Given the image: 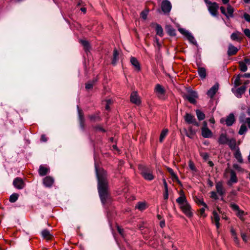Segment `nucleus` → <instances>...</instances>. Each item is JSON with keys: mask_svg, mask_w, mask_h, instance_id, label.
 Here are the masks:
<instances>
[{"mask_svg": "<svg viewBox=\"0 0 250 250\" xmlns=\"http://www.w3.org/2000/svg\"><path fill=\"white\" fill-rule=\"evenodd\" d=\"M95 167L98 181V191L102 203L104 204L108 198L107 183L106 179V172L102 170L101 172H99L96 164Z\"/></svg>", "mask_w": 250, "mask_h": 250, "instance_id": "nucleus-1", "label": "nucleus"}, {"mask_svg": "<svg viewBox=\"0 0 250 250\" xmlns=\"http://www.w3.org/2000/svg\"><path fill=\"white\" fill-rule=\"evenodd\" d=\"M180 196L176 199V202L180 206L182 212L188 218L193 216L191 211V207L188 203L183 190H181L179 192Z\"/></svg>", "mask_w": 250, "mask_h": 250, "instance_id": "nucleus-2", "label": "nucleus"}, {"mask_svg": "<svg viewBox=\"0 0 250 250\" xmlns=\"http://www.w3.org/2000/svg\"><path fill=\"white\" fill-rule=\"evenodd\" d=\"M139 168L142 175L146 180L151 181L154 178V176L152 174V170L150 168L146 167H140Z\"/></svg>", "mask_w": 250, "mask_h": 250, "instance_id": "nucleus-3", "label": "nucleus"}, {"mask_svg": "<svg viewBox=\"0 0 250 250\" xmlns=\"http://www.w3.org/2000/svg\"><path fill=\"white\" fill-rule=\"evenodd\" d=\"M178 30L180 32V33L184 35L187 38V39L190 42L194 45L197 44V42L196 40H195L193 35L190 32H189L186 29L182 28H179L178 29Z\"/></svg>", "mask_w": 250, "mask_h": 250, "instance_id": "nucleus-4", "label": "nucleus"}, {"mask_svg": "<svg viewBox=\"0 0 250 250\" xmlns=\"http://www.w3.org/2000/svg\"><path fill=\"white\" fill-rule=\"evenodd\" d=\"M183 97L188 100L190 103L194 104L196 102V99L198 97V95L196 92L189 90L187 94L183 95Z\"/></svg>", "mask_w": 250, "mask_h": 250, "instance_id": "nucleus-5", "label": "nucleus"}, {"mask_svg": "<svg viewBox=\"0 0 250 250\" xmlns=\"http://www.w3.org/2000/svg\"><path fill=\"white\" fill-rule=\"evenodd\" d=\"M154 91L156 93L157 96L161 99L165 98L164 96L165 95L166 91L164 88L160 84H157L154 89Z\"/></svg>", "mask_w": 250, "mask_h": 250, "instance_id": "nucleus-6", "label": "nucleus"}, {"mask_svg": "<svg viewBox=\"0 0 250 250\" xmlns=\"http://www.w3.org/2000/svg\"><path fill=\"white\" fill-rule=\"evenodd\" d=\"M171 4L168 0H164L161 3V8L163 12L166 14L168 13L171 9Z\"/></svg>", "mask_w": 250, "mask_h": 250, "instance_id": "nucleus-7", "label": "nucleus"}, {"mask_svg": "<svg viewBox=\"0 0 250 250\" xmlns=\"http://www.w3.org/2000/svg\"><path fill=\"white\" fill-rule=\"evenodd\" d=\"M246 89V86H242L237 89L232 88L231 91L235 96L237 98L241 97L242 95L245 93Z\"/></svg>", "mask_w": 250, "mask_h": 250, "instance_id": "nucleus-8", "label": "nucleus"}, {"mask_svg": "<svg viewBox=\"0 0 250 250\" xmlns=\"http://www.w3.org/2000/svg\"><path fill=\"white\" fill-rule=\"evenodd\" d=\"M224 121L226 122V124L228 126L232 125L235 121V118H234V116L233 114H232V113L230 114L227 117L226 120H225L223 118H222L220 120V122L221 123H223Z\"/></svg>", "mask_w": 250, "mask_h": 250, "instance_id": "nucleus-9", "label": "nucleus"}, {"mask_svg": "<svg viewBox=\"0 0 250 250\" xmlns=\"http://www.w3.org/2000/svg\"><path fill=\"white\" fill-rule=\"evenodd\" d=\"M230 177L229 180L228 181L227 184L229 186H231L233 184L236 183L238 182V179L236 174L233 170H230Z\"/></svg>", "mask_w": 250, "mask_h": 250, "instance_id": "nucleus-10", "label": "nucleus"}, {"mask_svg": "<svg viewBox=\"0 0 250 250\" xmlns=\"http://www.w3.org/2000/svg\"><path fill=\"white\" fill-rule=\"evenodd\" d=\"M215 188L216 192L220 196H223L226 192V190L223 187V184L221 182H218L216 183Z\"/></svg>", "mask_w": 250, "mask_h": 250, "instance_id": "nucleus-11", "label": "nucleus"}, {"mask_svg": "<svg viewBox=\"0 0 250 250\" xmlns=\"http://www.w3.org/2000/svg\"><path fill=\"white\" fill-rule=\"evenodd\" d=\"M210 14L213 16H217V11L218 9V5L216 2H213L212 4L208 7Z\"/></svg>", "mask_w": 250, "mask_h": 250, "instance_id": "nucleus-12", "label": "nucleus"}, {"mask_svg": "<svg viewBox=\"0 0 250 250\" xmlns=\"http://www.w3.org/2000/svg\"><path fill=\"white\" fill-rule=\"evenodd\" d=\"M130 101L136 104L139 105L141 104V100L136 92H133L130 95Z\"/></svg>", "mask_w": 250, "mask_h": 250, "instance_id": "nucleus-13", "label": "nucleus"}, {"mask_svg": "<svg viewBox=\"0 0 250 250\" xmlns=\"http://www.w3.org/2000/svg\"><path fill=\"white\" fill-rule=\"evenodd\" d=\"M13 185L16 188L19 189L23 188L24 187L22 180L20 178H17L14 180Z\"/></svg>", "mask_w": 250, "mask_h": 250, "instance_id": "nucleus-14", "label": "nucleus"}, {"mask_svg": "<svg viewBox=\"0 0 250 250\" xmlns=\"http://www.w3.org/2000/svg\"><path fill=\"white\" fill-rule=\"evenodd\" d=\"M219 85L218 83H215L212 86L207 92V95L210 98H212L216 94L218 90Z\"/></svg>", "mask_w": 250, "mask_h": 250, "instance_id": "nucleus-15", "label": "nucleus"}, {"mask_svg": "<svg viewBox=\"0 0 250 250\" xmlns=\"http://www.w3.org/2000/svg\"><path fill=\"white\" fill-rule=\"evenodd\" d=\"M202 135L204 138H211L212 136V133L208 128L202 127Z\"/></svg>", "mask_w": 250, "mask_h": 250, "instance_id": "nucleus-16", "label": "nucleus"}, {"mask_svg": "<svg viewBox=\"0 0 250 250\" xmlns=\"http://www.w3.org/2000/svg\"><path fill=\"white\" fill-rule=\"evenodd\" d=\"M212 214H213V216L211 217L212 220L213 222H214L216 227L217 229H218L220 227L219 216L218 215L217 212L215 210H214L213 211Z\"/></svg>", "mask_w": 250, "mask_h": 250, "instance_id": "nucleus-17", "label": "nucleus"}, {"mask_svg": "<svg viewBox=\"0 0 250 250\" xmlns=\"http://www.w3.org/2000/svg\"><path fill=\"white\" fill-rule=\"evenodd\" d=\"M229 140V139L227 137V136L226 134L222 133L219 136L218 142L219 144L225 145L227 144Z\"/></svg>", "mask_w": 250, "mask_h": 250, "instance_id": "nucleus-18", "label": "nucleus"}, {"mask_svg": "<svg viewBox=\"0 0 250 250\" xmlns=\"http://www.w3.org/2000/svg\"><path fill=\"white\" fill-rule=\"evenodd\" d=\"M234 156L238 162L240 163H242L243 162V159L239 147H237L235 150V151L234 153Z\"/></svg>", "mask_w": 250, "mask_h": 250, "instance_id": "nucleus-19", "label": "nucleus"}, {"mask_svg": "<svg viewBox=\"0 0 250 250\" xmlns=\"http://www.w3.org/2000/svg\"><path fill=\"white\" fill-rule=\"evenodd\" d=\"M231 150H236L238 146H236V141L234 138L229 139L227 144Z\"/></svg>", "mask_w": 250, "mask_h": 250, "instance_id": "nucleus-20", "label": "nucleus"}, {"mask_svg": "<svg viewBox=\"0 0 250 250\" xmlns=\"http://www.w3.org/2000/svg\"><path fill=\"white\" fill-rule=\"evenodd\" d=\"M53 183L54 179L50 176H47L43 179V184L45 187H50Z\"/></svg>", "mask_w": 250, "mask_h": 250, "instance_id": "nucleus-21", "label": "nucleus"}, {"mask_svg": "<svg viewBox=\"0 0 250 250\" xmlns=\"http://www.w3.org/2000/svg\"><path fill=\"white\" fill-rule=\"evenodd\" d=\"M242 35L241 33L239 31H236L231 34L230 38L233 41H240L242 39L240 36Z\"/></svg>", "mask_w": 250, "mask_h": 250, "instance_id": "nucleus-22", "label": "nucleus"}, {"mask_svg": "<svg viewBox=\"0 0 250 250\" xmlns=\"http://www.w3.org/2000/svg\"><path fill=\"white\" fill-rule=\"evenodd\" d=\"M238 51V49L236 47L230 44L229 46L228 54L229 56L233 55L235 54Z\"/></svg>", "mask_w": 250, "mask_h": 250, "instance_id": "nucleus-23", "label": "nucleus"}, {"mask_svg": "<svg viewBox=\"0 0 250 250\" xmlns=\"http://www.w3.org/2000/svg\"><path fill=\"white\" fill-rule=\"evenodd\" d=\"M230 233H231V235L235 243L237 245H239V240L237 236V233H236L235 230L233 228H231L230 229Z\"/></svg>", "mask_w": 250, "mask_h": 250, "instance_id": "nucleus-24", "label": "nucleus"}, {"mask_svg": "<svg viewBox=\"0 0 250 250\" xmlns=\"http://www.w3.org/2000/svg\"><path fill=\"white\" fill-rule=\"evenodd\" d=\"M130 62L137 70L139 71L140 70V64L135 58L131 57L130 58Z\"/></svg>", "mask_w": 250, "mask_h": 250, "instance_id": "nucleus-25", "label": "nucleus"}, {"mask_svg": "<svg viewBox=\"0 0 250 250\" xmlns=\"http://www.w3.org/2000/svg\"><path fill=\"white\" fill-rule=\"evenodd\" d=\"M167 169L168 171L169 172V173H170V174L171 175L172 180L173 181H176L178 184H181V182L179 180L177 176L175 174L173 170L171 168H169V167H168L167 168Z\"/></svg>", "mask_w": 250, "mask_h": 250, "instance_id": "nucleus-26", "label": "nucleus"}, {"mask_svg": "<svg viewBox=\"0 0 250 250\" xmlns=\"http://www.w3.org/2000/svg\"><path fill=\"white\" fill-rule=\"evenodd\" d=\"M184 119L187 123L191 124L193 123V121H194L195 118L192 115L188 113H186L184 117Z\"/></svg>", "mask_w": 250, "mask_h": 250, "instance_id": "nucleus-27", "label": "nucleus"}, {"mask_svg": "<svg viewBox=\"0 0 250 250\" xmlns=\"http://www.w3.org/2000/svg\"><path fill=\"white\" fill-rule=\"evenodd\" d=\"M147 207L146 204V202H138L135 208L141 211L145 210Z\"/></svg>", "mask_w": 250, "mask_h": 250, "instance_id": "nucleus-28", "label": "nucleus"}, {"mask_svg": "<svg viewBox=\"0 0 250 250\" xmlns=\"http://www.w3.org/2000/svg\"><path fill=\"white\" fill-rule=\"evenodd\" d=\"M227 14L229 17H233V12H234V8L231 6L230 4H228L227 5Z\"/></svg>", "mask_w": 250, "mask_h": 250, "instance_id": "nucleus-29", "label": "nucleus"}, {"mask_svg": "<svg viewBox=\"0 0 250 250\" xmlns=\"http://www.w3.org/2000/svg\"><path fill=\"white\" fill-rule=\"evenodd\" d=\"M48 170H48V169L47 167H43V166H41L40 167V168H39V174H40V175L44 176L46 174H47V173L48 172Z\"/></svg>", "mask_w": 250, "mask_h": 250, "instance_id": "nucleus-30", "label": "nucleus"}, {"mask_svg": "<svg viewBox=\"0 0 250 250\" xmlns=\"http://www.w3.org/2000/svg\"><path fill=\"white\" fill-rule=\"evenodd\" d=\"M156 30L157 35L160 37H162L163 36V29L160 25L158 24H156Z\"/></svg>", "mask_w": 250, "mask_h": 250, "instance_id": "nucleus-31", "label": "nucleus"}, {"mask_svg": "<svg viewBox=\"0 0 250 250\" xmlns=\"http://www.w3.org/2000/svg\"><path fill=\"white\" fill-rule=\"evenodd\" d=\"M118 60H119V53L117 50L115 49L114 50L113 59L112 62V64L114 65H115Z\"/></svg>", "mask_w": 250, "mask_h": 250, "instance_id": "nucleus-32", "label": "nucleus"}, {"mask_svg": "<svg viewBox=\"0 0 250 250\" xmlns=\"http://www.w3.org/2000/svg\"><path fill=\"white\" fill-rule=\"evenodd\" d=\"M168 129H166H166H164L162 130V132H161V133L160 134V136L159 140H160V142H162L164 141L165 138L167 135V134L168 133Z\"/></svg>", "mask_w": 250, "mask_h": 250, "instance_id": "nucleus-33", "label": "nucleus"}, {"mask_svg": "<svg viewBox=\"0 0 250 250\" xmlns=\"http://www.w3.org/2000/svg\"><path fill=\"white\" fill-rule=\"evenodd\" d=\"M198 74L200 76V77L204 79L205 78L206 76V71L204 68L200 67L199 68L198 70Z\"/></svg>", "mask_w": 250, "mask_h": 250, "instance_id": "nucleus-34", "label": "nucleus"}, {"mask_svg": "<svg viewBox=\"0 0 250 250\" xmlns=\"http://www.w3.org/2000/svg\"><path fill=\"white\" fill-rule=\"evenodd\" d=\"M166 30L167 33L170 36H175V30L170 25H167L166 26Z\"/></svg>", "mask_w": 250, "mask_h": 250, "instance_id": "nucleus-35", "label": "nucleus"}, {"mask_svg": "<svg viewBox=\"0 0 250 250\" xmlns=\"http://www.w3.org/2000/svg\"><path fill=\"white\" fill-rule=\"evenodd\" d=\"M42 235L43 238L47 239H50L51 238L49 231L46 229H44L42 232Z\"/></svg>", "mask_w": 250, "mask_h": 250, "instance_id": "nucleus-36", "label": "nucleus"}, {"mask_svg": "<svg viewBox=\"0 0 250 250\" xmlns=\"http://www.w3.org/2000/svg\"><path fill=\"white\" fill-rule=\"evenodd\" d=\"M196 113L197 117L199 120H203L205 119V115L200 110H197L196 111Z\"/></svg>", "mask_w": 250, "mask_h": 250, "instance_id": "nucleus-37", "label": "nucleus"}, {"mask_svg": "<svg viewBox=\"0 0 250 250\" xmlns=\"http://www.w3.org/2000/svg\"><path fill=\"white\" fill-rule=\"evenodd\" d=\"M195 134V132L192 130L191 127H189L188 128V132L186 133V135L190 138H193Z\"/></svg>", "mask_w": 250, "mask_h": 250, "instance_id": "nucleus-38", "label": "nucleus"}, {"mask_svg": "<svg viewBox=\"0 0 250 250\" xmlns=\"http://www.w3.org/2000/svg\"><path fill=\"white\" fill-rule=\"evenodd\" d=\"M19 195L17 193L12 194L9 198V201L11 203L15 202L18 198Z\"/></svg>", "mask_w": 250, "mask_h": 250, "instance_id": "nucleus-39", "label": "nucleus"}, {"mask_svg": "<svg viewBox=\"0 0 250 250\" xmlns=\"http://www.w3.org/2000/svg\"><path fill=\"white\" fill-rule=\"evenodd\" d=\"M247 130H248V129H247L246 125L245 124L243 125L240 127V128L239 131V134L240 135H243L246 133Z\"/></svg>", "mask_w": 250, "mask_h": 250, "instance_id": "nucleus-40", "label": "nucleus"}, {"mask_svg": "<svg viewBox=\"0 0 250 250\" xmlns=\"http://www.w3.org/2000/svg\"><path fill=\"white\" fill-rule=\"evenodd\" d=\"M239 64L241 71L246 72L247 70L248 67L244 62H239Z\"/></svg>", "mask_w": 250, "mask_h": 250, "instance_id": "nucleus-41", "label": "nucleus"}, {"mask_svg": "<svg viewBox=\"0 0 250 250\" xmlns=\"http://www.w3.org/2000/svg\"><path fill=\"white\" fill-rule=\"evenodd\" d=\"M80 42H81V43L82 44V45L84 47V49L86 50H88L89 48V43L86 41H85V40H81Z\"/></svg>", "mask_w": 250, "mask_h": 250, "instance_id": "nucleus-42", "label": "nucleus"}, {"mask_svg": "<svg viewBox=\"0 0 250 250\" xmlns=\"http://www.w3.org/2000/svg\"><path fill=\"white\" fill-rule=\"evenodd\" d=\"M241 77V75H238L235 79L234 84L236 87L241 84L240 78Z\"/></svg>", "mask_w": 250, "mask_h": 250, "instance_id": "nucleus-43", "label": "nucleus"}, {"mask_svg": "<svg viewBox=\"0 0 250 250\" xmlns=\"http://www.w3.org/2000/svg\"><path fill=\"white\" fill-rule=\"evenodd\" d=\"M148 13V10H146L141 13V17L143 20H146Z\"/></svg>", "mask_w": 250, "mask_h": 250, "instance_id": "nucleus-44", "label": "nucleus"}, {"mask_svg": "<svg viewBox=\"0 0 250 250\" xmlns=\"http://www.w3.org/2000/svg\"><path fill=\"white\" fill-rule=\"evenodd\" d=\"M247 118H246L245 117V114L242 113L239 117L240 122L241 123L245 124L246 123Z\"/></svg>", "mask_w": 250, "mask_h": 250, "instance_id": "nucleus-45", "label": "nucleus"}, {"mask_svg": "<svg viewBox=\"0 0 250 250\" xmlns=\"http://www.w3.org/2000/svg\"><path fill=\"white\" fill-rule=\"evenodd\" d=\"M233 167L234 168H235L236 170L240 171V172H244V169L242 168L239 165L237 164H234L233 165Z\"/></svg>", "mask_w": 250, "mask_h": 250, "instance_id": "nucleus-46", "label": "nucleus"}, {"mask_svg": "<svg viewBox=\"0 0 250 250\" xmlns=\"http://www.w3.org/2000/svg\"><path fill=\"white\" fill-rule=\"evenodd\" d=\"M188 166H189V168L191 170H192L193 171H196V168L195 167V166L194 163L191 161H189V163H188Z\"/></svg>", "mask_w": 250, "mask_h": 250, "instance_id": "nucleus-47", "label": "nucleus"}, {"mask_svg": "<svg viewBox=\"0 0 250 250\" xmlns=\"http://www.w3.org/2000/svg\"><path fill=\"white\" fill-rule=\"evenodd\" d=\"M197 204L199 205H203L205 208H207V205L203 201V199H197L196 201Z\"/></svg>", "mask_w": 250, "mask_h": 250, "instance_id": "nucleus-48", "label": "nucleus"}, {"mask_svg": "<svg viewBox=\"0 0 250 250\" xmlns=\"http://www.w3.org/2000/svg\"><path fill=\"white\" fill-rule=\"evenodd\" d=\"M155 46H156V47H157L158 49H160L161 47V44L160 42H159V40L157 38H155Z\"/></svg>", "mask_w": 250, "mask_h": 250, "instance_id": "nucleus-49", "label": "nucleus"}, {"mask_svg": "<svg viewBox=\"0 0 250 250\" xmlns=\"http://www.w3.org/2000/svg\"><path fill=\"white\" fill-rule=\"evenodd\" d=\"M77 109H78V113H79V116L80 123H81V125H82V124L83 123V117L82 115L81 114V110L78 106H77Z\"/></svg>", "mask_w": 250, "mask_h": 250, "instance_id": "nucleus-50", "label": "nucleus"}, {"mask_svg": "<svg viewBox=\"0 0 250 250\" xmlns=\"http://www.w3.org/2000/svg\"><path fill=\"white\" fill-rule=\"evenodd\" d=\"M210 197L212 199L216 200L218 199V196L217 195V192L215 191H211L210 192Z\"/></svg>", "mask_w": 250, "mask_h": 250, "instance_id": "nucleus-51", "label": "nucleus"}, {"mask_svg": "<svg viewBox=\"0 0 250 250\" xmlns=\"http://www.w3.org/2000/svg\"><path fill=\"white\" fill-rule=\"evenodd\" d=\"M220 11L221 12V13L224 14V15H225V16L229 18V16L228 15L227 13L226 12V9H225V8L223 7V6H221L220 7Z\"/></svg>", "mask_w": 250, "mask_h": 250, "instance_id": "nucleus-52", "label": "nucleus"}, {"mask_svg": "<svg viewBox=\"0 0 250 250\" xmlns=\"http://www.w3.org/2000/svg\"><path fill=\"white\" fill-rule=\"evenodd\" d=\"M241 235L243 240L245 242H247L248 241V238L247 235L243 232H241Z\"/></svg>", "mask_w": 250, "mask_h": 250, "instance_id": "nucleus-53", "label": "nucleus"}, {"mask_svg": "<svg viewBox=\"0 0 250 250\" xmlns=\"http://www.w3.org/2000/svg\"><path fill=\"white\" fill-rule=\"evenodd\" d=\"M231 207L235 211H238L239 210V207L237 205H236L235 204H231Z\"/></svg>", "mask_w": 250, "mask_h": 250, "instance_id": "nucleus-54", "label": "nucleus"}, {"mask_svg": "<svg viewBox=\"0 0 250 250\" xmlns=\"http://www.w3.org/2000/svg\"><path fill=\"white\" fill-rule=\"evenodd\" d=\"M244 18L246 21L250 22V15H249L247 13H245L244 14Z\"/></svg>", "mask_w": 250, "mask_h": 250, "instance_id": "nucleus-55", "label": "nucleus"}, {"mask_svg": "<svg viewBox=\"0 0 250 250\" xmlns=\"http://www.w3.org/2000/svg\"><path fill=\"white\" fill-rule=\"evenodd\" d=\"M244 33L246 36L250 38V30L249 29H245L244 30Z\"/></svg>", "mask_w": 250, "mask_h": 250, "instance_id": "nucleus-56", "label": "nucleus"}, {"mask_svg": "<svg viewBox=\"0 0 250 250\" xmlns=\"http://www.w3.org/2000/svg\"><path fill=\"white\" fill-rule=\"evenodd\" d=\"M244 211L240 210V209L237 211V215L241 218L242 219V217L244 215Z\"/></svg>", "mask_w": 250, "mask_h": 250, "instance_id": "nucleus-57", "label": "nucleus"}, {"mask_svg": "<svg viewBox=\"0 0 250 250\" xmlns=\"http://www.w3.org/2000/svg\"><path fill=\"white\" fill-rule=\"evenodd\" d=\"M93 86V83L91 82H89L87 83L85 85V88L87 89H89L91 88Z\"/></svg>", "mask_w": 250, "mask_h": 250, "instance_id": "nucleus-58", "label": "nucleus"}, {"mask_svg": "<svg viewBox=\"0 0 250 250\" xmlns=\"http://www.w3.org/2000/svg\"><path fill=\"white\" fill-rule=\"evenodd\" d=\"M206 208H203L200 209V214L201 215L205 217L206 215H205V210Z\"/></svg>", "mask_w": 250, "mask_h": 250, "instance_id": "nucleus-59", "label": "nucleus"}, {"mask_svg": "<svg viewBox=\"0 0 250 250\" xmlns=\"http://www.w3.org/2000/svg\"><path fill=\"white\" fill-rule=\"evenodd\" d=\"M164 199H167L168 198V189H166L165 190V194H164Z\"/></svg>", "mask_w": 250, "mask_h": 250, "instance_id": "nucleus-60", "label": "nucleus"}, {"mask_svg": "<svg viewBox=\"0 0 250 250\" xmlns=\"http://www.w3.org/2000/svg\"><path fill=\"white\" fill-rule=\"evenodd\" d=\"M160 225L161 228H163L165 226V222L164 220H162L160 221Z\"/></svg>", "mask_w": 250, "mask_h": 250, "instance_id": "nucleus-61", "label": "nucleus"}, {"mask_svg": "<svg viewBox=\"0 0 250 250\" xmlns=\"http://www.w3.org/2000/svg\"><path fill=\"white\" fill-rule=\"evenodd\" d=\"M110 103H111V100H108L107 101V104L105 106V108L106 109L108 110L109 108V104H110Z\"/></svg>", "mask_w": 250, "mask_h": 250, "instance_id": "nucleus-62", "label": "nucleus"}, {"mask_svg": "<svg viewBox=\"0 0 250 250\" xmlns=\"http://www.w3.org/2000/svg\"><path fill=\"white\" fill-rule=\"evenodd\" d=\"M245 124L248 125V127L250 129V118H247L246 123Z\"/></svg>", "mask_w": 250, "mask_h": 250, "instance_id": "nucleus-63", "label": "nucleus"}, {"mask_svg": "<svg viewBox=\"0 0 250 250\" xmlns=\"http://www.w3.org/2000/svg\"><path fill=\"white\" fill-rule=\"evenodd\" d=\"M242 77H246V78H250V73H246L244 75H241Z\"/></svg>", "mask_w": 250, "mask_h": 250, "instance_id": "nucleus-64", "label": "nucleus"}]
</instances>
